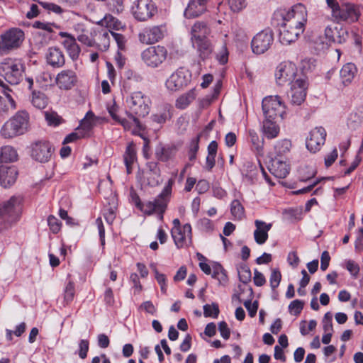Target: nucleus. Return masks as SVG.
<instances>
[{"mask_svg": "<svg viewBox=\"0 0 363 363\" xmlns=\"http://www.w3.org/2000/svg\"><path fill=\"white\" fill-rule=\"evenodd\" d=\"M140 309L144 310L146 313L151 315H155L157 312V308L152 301H147L143 302L139 307Z\"/></svg>", "mask_w": 363, "mask_h": 363, "instance_id": "nucleus-64", "label": "nucleus"}, {"mask_svg": "<svg viewBox=\"0 0 363 363\" xmlns=\"http://www.w3.org/2000/svg\"><path fill=\"white\" fill-rule=\"evenodd\" d=\"M38 4L48 12H53L56 14H60L63 12V9L55 4L43 1H38Z\"/></svg>", "mask_w": 363, "mask_h": 363, "instance_id": "nucleus-55", "label": "nucleus"}, {"mask_svg": "<svg viewBox=\"0 0 363 363\" xmlns=\"http://www.w3.org/2000/svg\"><path fill=\"white\" fill-rule=\"evenodd\" d=\"M169 56L167 48L160 45L150 46L141 52L143 62L147 67L154 69L160 67Z\"/></svg>", "mask_w": 363, "mask_h": 363, "instance_id": "nucleus-7", "label": "nucleus"}, {"mask_svg": "<svg viewBox=\"0 0 363 363\" xmlns=\"http://www.w3.org/2000/svg\"><path fill=\"white\" fill-rule=\"evenodd\" d=\"M155 278L160 286L162 293L166 294L167 290V278L164 274L160 273L157 268H154Z\"/></svg>", "mask_w": 363, "mask_h": 363, "instance_id": "nucleus-50", "label": "nucleus"}, {"mask_svg": "<svg viewBox=\"0 0 363 363\" xmlns=\"http://www.w3.org/2000/svg\"><path fill=\"white\" fill-rule=\"evenodd\" d=\"M290 90L288 92V96L292 105L300 106L306 96L308 89V82L306 77L298 79L294 83L289 85Z\"/></svg>", "mask_w": 363, "mask_h": 363, "instance_id": "nucleus-15", "label": "nucleus"}, {"mask_svg": "<svg viewBox=\"0 0 363 363\" xmlns=\"http://www.w3.org/2000/svg\"><path fill=\"white\" fill-rule=\"evenodd\" d=\"M45 118L49 125H58L62 122V118L55 112L46 113Z\"/></svg>", "mask_w": 363, "mask_h": 363, "instance_id": "nucleus-56", "label": "nucleus"}, {"mask_svg": "<svg viewBox=\"0 0 363 363\" xmlns=\"http://www.w3.org/2000/svg\"><path fill=\"white\" fill-rule=\"evenodd\" d=\"M192 45L197 50L200 57L203 60L208 58L212 54L213 48L209 39L194 43Z\"/></svg>", "mask_w": 363, "mask_h": 363, "instance_id": "nucleus-36", "label": "nucleus"}, {"mask_svg": "<svg viewBox=\"0 0 363 363\" xmlns=\"http://www.w3.org/2000/svg\"><path fill=\"white\" fill-rule=\"evenodd\" d=\"M211 28L206 23L203 21L195 22L190 30L191 43L208 39V36L211 34Z\"/></svg>", "mask_w": 363, "mask_h": 363, "instance_id": "nucleus-24", "label": "nucleus"}, {"mask_svg": "<svg viewBox=\"0 0 363 363\" xmlns=\"http://www.w3.org/2000/svg\"><path fill=\"white\" fill-rule=\"evenodd\" d=\"M157 12V6L152 0H137L132 6V13L139 21H146Z\"/></svg>", "mask_w": 363, "mask_h": 363, "instance_id": "nucleus-12", "label": "nucleus"}, {"mask_svg": "<svg viewBox=\"0 0 363 363\" xmlns=\"http://www.w3.org/2000/svg\"><path fill=\"white\" fill-rule=\"evenodd\" d=\"M92 122L87 118H84L82 121L79 126L77 128L78 130L82 131V133H84V138L89 135V131L92 128Z\"/></svg>", "mask_w": 363, "mask_h": 363, "instance_id": "nucleus-60", "label": "nucleus"}, {"mask_svg": "<svg viewBox=\"0 0 363 363\" xmlns=\"http://www.w3.org/2000/svg\"><path fill=\"white\" fill-rule=\"evenodd\" d=\"M307 10L302 4H297L292 6L290 10L280 9L274 13V18H281L282 23L288 25V28L297 27L305 30L307 22Z\"/></svg>", "mask_w": 363, "mask_h": 363, "instance_id": "nucleus-1", "label": "nucleus"}, {"mask_svg": "<svg viewBox=\"0 0 363 363\" xmlns=\"http://www.w3.org/2000/svg\"><path fill=\"white\" fill-rule=\"evenodd\" d=\"M275 81L279 86L290 85L304 75L298 72L296 65L291 62L280 63L275 71Z\"/></svg>", "mask_w": 363, "mask_h": 363, "instance_id": "nucleus-6", "label": "nucleus"}, {"mask_svg": "<svg viewBox=\"0 0 363 363\" xmlns=\"http://www.w3.org/2000/svg\"><path fill=\"white\" fill-rule=\"evenodd\" d=\"M31 103L37 108L43 109L47 105V99L43 93L33 91L32 92Z\"/></svg>", "mask_w": 363, "mask_h": 363, "instance_id": "nucleus-45", "label": "nucleus"}, {"mask_svg": "<svg viewBox=\"0 0 363 363\" xmlns=\"http://www.w3.org/2000/svg\"><path fill=\"white\" fill-rule=\"evenodd\" d=\"M248 135L254 149L257 153L260 154L262 152L263 145L258 134L254 130H249Z\"/></svg>", "mask_w": 363, "mask_h": 363, "instance_id": "nucleus-46", "label": "nucleus"}, {"mask_svg": "<svg viewBox=\"0 0 363 363\" xmlns=\"http://www.w3.org/2000/svg\"><path fill=\"white\" fill-rule=\"evenodd\" d=\"M173 108L169 104H164L157 112L151 116L153 122L157 124H163L170 120L172 116Z\"/></svg>", "mask_w": 363, "mask_h": 363, "instance_id": "nucleus-31", "label": "nucleus"}, {"mask_svg": "<svg viewBox=\"0 0 363 363\" xmlns=\"http://www.w3.org/2000/svg\"><path fill=\"white\" fill-rule=\"evenodd\" d=\"M76 38L70 40H65L63 45L72 60H77L81 52V49L76 42Z\"/></svg>", "mask_w": 363, "mask_h": 363, "instance_id": "nucleus-42", "label": "nucleus"}, {"mask_svg": "<svg viewBox=\"0 0 363 363\" xmlns=\"http://www.w3.org/2000/svg\"><path fill=\"white\" fill-rule=\"evenodd\" d=\"M24 40V33L19 28H11L0 35V54L4 55L20 47Z\"/></svg>", "mask_w": 363, "mask_h": 363, "instance_id": "nucleus-9", "label": "nucleus"}, {"mask_svg": "<svg viewBox=\"0 0 363 363\" xmlns=\"http://www.w3.org/2000/svg\"><path fill=\"white\" fill-rule=\"evenodd\" d=\"M48 223L50 230L53 233H57L60 230L61 223L54 216H50L48 218Z\"/></svg>", "mask_w": 363, "mask_h": 363, "instance_id": "nucleus-57", "label": "nucleus"}, {"mask_svg": "<svg viewBox=\"0 0 363 363\" xmlns=\"http://www.w3.org/2000/svg\"><path fill=\"white\" fill-rule=\"evenodd\" d=\"M16 150L11 146H4L0 150V164L4 162H13L17 160Z\"/></svg>", "mask_w": 363, "mask_h": 363, "instance_id": "nucleus-40", "label": "nucleus"}, {"mask_svg": "<svg viewBox=\"0 0 363 363\" xmlns=\"http://www.w3.org/2000/svg\"><path fill=\"white\" fill-rule=\"evenodd\" d=\"M262 110L266 118L283 119L285 106L279 96H269L262 100Z\"/></svg>", "mask_w": 363, "mask_h": 363, "instance_id": "nucleus-11", "label": "nucleus"}, {"mask_svg": "<svg viewBox=\"0 0 363 363\" xmlns=\"http://www.w3.org/2000/svg\"><path fill=\"white\" fill-rule=\"evenodd\" d=\"M230 211L233 217L238 220H241L245 216V209L238 200L232 201Z\"/></svg>", "mask_w": 363, "mask_h": 363, "instance_id": "nucleus-47", "label": "nucleus"}, {"mask_svg": "<svg viewBox=\"0 0 363 363\" xmlns=\"http://www.w3.org/2000/svg\"><path fill=\"white\" fill-rule=\"evenodd\" d=\"M54 27H56L54 23L48 22L37 21L33 23V28L42 30V32H38V35L43 36L45 44H47L51 39V33L54 32Z\"/></svg>", "mask_w": 363, "mask_h": 363, "instance_id": "nucleus-33", "label": "nucleus"}, {"mask_svg": "<svg viewBox=\"0 0 363 363\" xmlns=\"http://www.w3.org/2000/svg\"><path fill=\"white\" fill-rule=\"evenodd\" d=\"M239 279L243 284H247L251 281L252 274L250 268L245 264H242L238 268Z\"/></svg>", "mask_w": 363, "mask_h": 363, "instance_id": "nucleus-48", "label": "nucleus"}, {"mask_svg": "<svg viewBox=\"0 0 363 363\" xmlns=\"http://www.w3.org/2000/svg\"><path fill=\"white\" fill-rule=\"evenodd\" d=\"M190 80L191 74L189 71L179 68L167 78L165 86L168 90L176 91L186 86Z\"/></svg>", "mask_w": 363, "mask_h": 363, "instance_id": "nucleus-14", "label": "nucleus"}, {"mask_svg": "<svg viewBox=\"0 0 363 363\" xmlns=\"http://www.w3.org/2000/svg\"><path fill=\"white\" fill-rule=\"evenodd\" d=\"M281 279V274L280 271L278 269H272L269 279L270 286L272 290L276 289L279 286Z\"/></svg>", "mask_w": 363, "mask_h": 363, "instance_id": "nucleus-52", "label": "nucleus"}, {"mask_svg": "<svg viewBox=\"0 0 363 363\" xmlns=\"http://www.w3.org/2000/svg\"><path fill=\"white\" fill-rule=\"evenodd\" d=\"M0 86L4 89L3 93L5 95V97L7 99L10 107L13 109L16 108V102L10 94V91H11V90L8 87V86L4 82V81L1 78Z\"/></svg>", "mask_w": 363, "mask_h": 363, "instance_id": "nucleus-54", "label": "nucleus"}, {"mask_svg": "<svg viewBox=\"0 0 363 363\" xmlns=\"http://www.w3.org/2000/svg\"><path fill=\"white\" fill-rule=\"evenodd\" d=\"M357 72V68L353 63H347L340 71V77L343 85L347 86L350 84L354 78Z\"/></svg>", "mask_w": 363, "mask_h": 363, "instance_id": "nucleus-32", "label": "nucleus"}, {"mask_svg": "<svg viewBox=\"0 0 363 363\" xmlns=\"http://www.w3.org/2000/svg\"><path fill=\"white\" fill-rule=\"evenodd\" d=\"M269 171L277 178H285L289 174L290 165L286 160L275 157L272 160Z\"/></svg>", "mask_w": 363, "mask_h": 363, "instance_id": "nucleus-25", "label": "nucleus"}, {"mask_svg": "<svg viewBox=\"0 0 363 363\" xmlns=\"http://www.w3.org/2000/svg\"><path fill=\"white\" fill-rule=\"evenodd\" d=\"M303 308V302L300 300L293 301L289 306V309L295 315L300 314Z\"/></svg>", "mask_w": 363, "mask_h": 363, "instance_id": "nucleus-58", "label": "nucleus"}, {"mask_svg": "<svg viewBox=\"0 0 363 363\" xmlns=\"http://www.w3.org/2000/svg\"><path fill=\"white\" fill-rule=\"evenodd\" d=\"M75 294V289L74 283L69 281L65 286L64 291V302L65 305L69 304L74 299Z\"/></svg>", "mask_w": 363, "mask_h": 363, "instance_id": "nucleus-49", "label": "nucleus"}, {"mask_svg": "<svg viewBox=\"0 0 363 363\" xmlns=\"http://www.w3.org/2000/svg\"><path fill=\"white\" fill-rule=\"evenodd\" d=\"M96 23L101 26H105L109 30L110 29L118 30L123 28L121 22L111 14H106L102 19L96 21Z\"/></svg>", "mask_w": 363, "mask_h": 363, "instance_id": "nucleus-39", "label": "nucleus"}, {"mask_svg": "<svg viewBox=\"0 0 363 363\" xmlns=\"http://www.w3.org/2000/svg\"><path fill=\"white\" fill-rule=\"evenodd\" d=\"M256 229L254 232V238L258 245H263L268 239V232L272 227V223H267L259 220H255Z\"/></svg>", "mask_w": 363, "mask_h": 363, "instance_id": "nucleus-28", "label": "nucleus"}, {"mask_svg": "<svg viewBox=\"0 0 363 363\" xmlns=\"http://www.w3.org/2000/svg\"><path fill=\"white\" fill-rule=\"evenodd\" d=\"M18 176L15 166L0 164V185L6 188L13 185Z\"/></svg>", "mask_w": 363, "mask_h": 363, "instance_id": "nucleus-22", "label": "nucleus"}, {"mask_svg": "<svg viewBox=\"0 0 363 363\" xmlns=\"http://www.w3.org/2000/svg\"><path fill=\"white\" fill-rule=\"evenodd\" d=\"M303 31V30L297 28V27L291 26V28H289L288 25L281 23L279 32V41L283 45H289L295 42Z\"/></svg>", "mask_w": 363, "mask_h": 363, "instance_id": "nucleus-23", "label": "nucleus"}, {"mask_svg": "<svg viewBox=\"0 0 363 363\" xmlns=\"http://www.w3.org/2000/svg\"><path fill=\"white\" fill-rule=\"evenodd\" d=\"M74 30L78 33L77 39L81 43L86 45L87 47H94L93 44V33H91V36L89 35V32L86 30L82 24H77L74 27Z\"/></svg>", "mask_w": 363, "mask_h": 363, "instance_id": "nucleus-38", "label": "nucleus"}, {"mask_svg": "<svg viewBox=\"0 0 363 363\" xmlns=\"http://www.w3.org/2000/svg\"><path fill=\"white\" fill-rule=\"evenodd\" d=\"M219 313L218 306L216 303L206 304L203 306V314L206 317L217 318Z\"/></svg>", "mask_w": 363, "mask_h": 363, "instance_id": "nucleus-51", "label": "nucleus"}, {"mask_svg": "<svg viewBox=\"0 0 363 363\" xmlns=\"http://www.w3.org/2000/svg\"><path fill=\"white\" fill-rule=\"evenodd\" d=\"M306 321H302L300 327V332L303 335H307L310 331L314 330L316 327L317 323L314 320H311L306 328Z\"/></svg>", "mask_w": 363, "mask_h": 363, "instance_id": "nucleus-59", "label": "nucleus"}, {"mask_svg": "<svg viewBox=\"0 0 363 363\" xmlns=\"http://www.w3.org/2000/svg\"><path fill=\"white\" fill-rule=\"evenodd\" d=\"M332 314L328 312L325 314L323 319V330L325 332H333Z\"/></svg>", "mask_w": 363, "mask_h": 363, "instance_id": "nucleus-61", "label": "nucleus"}, {"mask_svg": "<svg viewBox=\"0 0 363 363\" xmlns=\"http://www.w3.org/2000/svg\"><path fill=\"white\" fill-rule=\"evenodd\" d=\"M54 152L51 144L46 140H38L31 145V157L40 163L48 162Z\"/></svg>", "mask_w": 363, "mask_h": 363, "instance_id": "nucleus-13", "label": "nucleus"}, {"mask_svg": "<svg viewBox=\"0 0 363 363\" xmlns=\"http://www.w3.org/2000/svg\"><path fill=\"white\" fill-rule=\"evenodd\" d=\"M324 35L325 42H323V43L328 45L332 43H342L345 42V35H347V33L342 29L338 30L337 27L333 28L331 26H327L325 29Z\"/></svg>", "mask_w": 363, "mask_h": 363, "instance_id": "nucleus-29", "label": "nucleus"}, {"mask_svg": "<svg viewBox=\"0 0 363 363\" xmlns=\"http://www.w3.org/2000/svg\"><path fill=\"white\" fill-rule=\"evenodd\" d=\"M273 33L270 30L258 33L252 40L251 46L254 53L260 55L265 52L272 45Z\"/></svg>", "mask_w": 363, "mask_h": 363, "instance_id": "nucleus-16", "label": "nucleus"}, {"mask_svg": "<svg viewBox=\"0 0 363 363\" xmlns=\"http://www.w3.org/2000/svg\"><path fill=\"white\" fill-rule=\"evenodd\" d=\"M361 16L359 7L352 3H343L333 11L332 18L333 21L352 23L357 21Z\"/></svg>", "mask_w": 363, "mask_h": 363, "instance_id": "nucleus-10", "label": "nucleus"}, {"mask_svg": "<svg viewBox=\"0 0 363 363\" xmlns=\"http://www.w3.org/2000/svg\"><path fill=\"white\" fill-rule=\"evenodd\" d=\"M173 184L174 180L172 179H169L162 192L155 199L145 202V206L142 208V212L147 216L157 214L159 218L162 220L163 215L170 200Z\"/></svg>", "mask_w": 363, "mask_h": 363, "instance_id": "nucleus-3", "label": "nucleus"}, {"mask_svg": "<svg viewBox=\"0 0 363 363\" xmlns=\"http://www.w3.org/2000/svg\"><path fill=\"white\" fill-rule=\"evenodd\" d=\"M208 0H189L184 11L186 18H196L203 14L206 11V4Z\"/></svg>", "mask_w": 363, "mask_h": 363, "instance_id": "nucleus-27", "label": "nucleus"}, {"mask_svg": "<svg viewBox=\"0 0 363 363\" xmlns=\"http://www.w3.org/2000/svg\"><path fill=\"white\" fill-rule=\"evenodd\" d=\"M24 66L16 58H6L0 64V76L11 84H18L22 78Z\"/></svg>", "mask_w": 363, "mask_h": 363, "instance_id": "nucleus-5", "label": "nucleus"}, {"mask_svg": "<svg viewBox=\"0 0 363 363\" xmlns=\"http://www.w3.org/2000/svg\"><path fill=\"white\" fill-rule=\"evenodd\" d=\"M29 116L26 111H18L1 129V135L5 138H12L24 134L28 128Z\"/></svg>", "mask_w": 363, "mask_h": 363, "instance_id": "nucleus-4", "label": "nucleus"}, {"mask_svg": "<svg viewBox=\"0 0 363 363\" xmlns=\"http://www.w3.org/2000/svg\"><path fill=\"white\" fill-rule=\"evenodd\" d=\"M123 157L126 167V172L129 174L132 172V165L136 160V151L135 146L133 144H130L127 147Z\"/></svg>", "mask_w": 363, "mask_h": 363, "instance_id": "nucleus-41", "label": "nucleus"}, {"mask_svg": "<svg viewBox=\"0 0 363 363\" xmlns=\"http://www.w3.org/2000/svg\"><path fill=\"white\" fill-rule=\"evenodd\" d=\"M227 35H224V38H227ZM216 58L221 65H225L228 60V50L226 46L225 39H223V42L220 45L219 49L216 51Z\"/></svg>", "mask_w": 363, "mask_h": 363, "instance_id": "nucleus-44", "label": "nucleus"}, {"mask_svg": "<svg viewBox=\"0 0 363 363\" xmlns=\"http://www.w3.org/2000/svg\"><path fill=\"white\" fill-rule=\"evenodd\" d=\"M118 207L117 199L115 196L111 195L108 198V205H105L104 216L108 224H111L116 218V211Z\"/></svg>", "mask_w": 363, "mask_h": 363, "instance_id": "nucleus-34", "label": "nucleus"}, {"mask_svg": "<svg viewBox=\"0 0 363 363\" xmlns=\"http://www.w3.org/2000/svg\"><path fill=\"white\" fill-rule=\"evenodd\" d=\"M126 104L133 122L139 126L140 121L138 117H145L150 113V98L141 91H134L126 99Z\"/></svg>", "mask_w": 363, "mask_h": 363, "instance_id": "nucleus-2", "label": "nucleus"}, {"mask_svg": "<svg viewBox=\"0 0 363 363\" xmlns=\"http://www.w3.org/2000/svg\"><path fill=\"white\" fill-rule=\"evenodd\" d=\"M111 30L106 28L94 30L93 44L99 50L105 52L108 50L111 42Z\"/></svg>", "mask_w": 363, "mask_h": 363, "instance_id": "nucleus-21", "label": "nucleus"}, {"mask_svg": "<svg viewBox=\"0 0 363 363\" xmlns=\"http://www.w3.org/2000/svg\"><path fill=\"white\" fill-rule=\"evenodd\" d=\"M230 8L233 11H239L246 6L245 0H228Z\"/></svg>", "mask_w": 363, "mask_h": 363, "instance_id": "nucleus-62", "label": "nucleus"}, {"mask_svg": "<svg viewBox=\"0 0 363 363\" xmlns=\"http://www.w3.org/2000/svg\"><path fill=\"white\" fill-rule=\"evenodd\" d=\"M165 33L164 28L162 26H155L145 29L139 34L141 43L145 44H152L158 42L164 38Z\"/></svg>", "mask_w": 363, "mask_h": 363, "instance_id": "nucleus-20", "label": "nucleus"}, {"mask_svg": "<svg viewBox=\"0 0 363 363\" xmlns=\"http://www.w3.org/2000/svg\"><path fill=\"white\" fill-rule=\"evenodd\" d=\"M196 97V90L192 89L177 98L175 102V106L179 109H184L195 100Z\"/></svg>", "mask_w": 363, "mask_h": 363, "instance_id": "nucleus-37", "label": "nucleus"}, {"mask_svg": "<svg viewBox=\"0 0 363 363\" xmlns=\"http://www.w3.org/2000/svg\"><path fill=\"white\" fill-rule=\"evenodd\" d=\"M55 82L61 90H70L77 82V76L72 69H63L55 77Z\"/></svg>", "mask_w": 363, "mask_h": 363, "instance_id": "nucleus-17", "label": "nucleus"}, {"mask_svg": "<svg viewBox=\"0 0 363 363\" xmlns=\"http://www.w3.org/2000/svg\"><path fill=\"white\" fill-rule=\"evenodd\" d=\"M84 138V133H82V131L78 130L77 128L74 132L69 134L64 140L63 144L72 143L78 139Z\"/></svg>", "mask_w": 363, "mask_h": 363, "instance_id": "nucleus-63", "label": "nucleus"}, {"mask_svg": "<svg viewBox=\"0 0 363 363\" xmlns=\"http://www.w3.org/2000/svg\"><path fill=\"white\" fill-rule=\"evenodd\" d=\"M177 152V149L175 146L173 145H167L162 146L161 145H158L155 150V157L156 158L161 161L166 162L174 158L176 153Z\"/></svg>", "mask_w": 363, "mask_h": 363, "instance_id": "nucleus-30", "label": "nucleus"}, {"mask_svg": "<svg viewBox=\"0 0 363 363\" xmlns=\"http://www.w3.org/2000/svg\"><path fill=\"white\" fill-rule=\"evenodd\" d=\"M326 137L325 130L323 127H316L313 129L306 140V147L312 152L320 150L325 143Z\"/></svg>", "mask_w": 363, "mask_h": 363, "instance_id": "nucleus-19", "label": "nucleus"}, {"mask_svg": "<svg viewBox=\"0 0 363 363\" xmlns=\"http://www.w3.org/2000/svg\"><path fill=\"white\" fill-rule=\"evenodd\" d=\"M0 86L4 89L3 93L5 95V97L7 99L10 107L13 109L16 108V102L10 94V91H11V90L8 87V86L4 82V81L1 78Z\"/></svg>", "mask_w": 363, "mask_h": 363, "instance_id": "nucleus-53", "label": "nucleus"}, {"mask_svg": "<svg viewBox=\"0 0 363 363\" xmlns=\"http://www.w3.org/2000/svg\"><path fill=\"white\" fill-rule=\"evenodd\" d=\"M291 147V143L289 140H281L278 141L274 146L276 156L282 158L283 156L289 152Z\"/></svg>", "mask_w": 363, "mask_h": 363, "instance_id": "nucleus-43", "label": "nucleus"}, {"mask_svg": "<svg viewBox=\"0 0 363 363\" xmlns=\"http://www.w3.org/2000/svg\"><path fill=\"white\" fill-rule=\"evenodd\" d=\"M279 133V127L277 125V120L266 118L263 121V133L268 139L277 137Z\"/></svg>", "mask_w": 363, "mask_h": 363, "instance_id": "nucleus-35", "label": "nucleus"}, {"mask_svg": "<svg viewBox=\"0 0 363 363\" xmlns=\"http://www.w3.org/2000/svg\"><path fill=\"white\" fill-rule=\"evenodd\" d=\"M20 211V200L17 197L13 196L4 203L0 208V223L4 228L17 221Z\"/></svg>", "mask_w": 363, "mask_h": 363, "instance_id": "nucleus-8", "label": "nucleus"}, {"mask_svg": "<svg viewBox=\"0 0 363 363\" xmlns=\"http://www.w3.org/2000/svg\"><path fill=\"white\" fill-rule=\"evenodd\" d=\"M45 59L47 63L54 68L62 67L65 63V58L62 51L56 47L48 48Z\"/></svg>", "mask_w": 363, "mask_h": 363, "instance_id": "nucleus-26", "label": "nucleus"}, {"mask_svg": "<svg viewBox=\"0 0 363 363\" xmlns=\"http://www.w3.org/2000/svg\"><path fill=\"white\" fill-rule=\"evenodd\" d=\"M172 237L178 248H182L191 243V227L186 223L180 229L172 228Z\"/></svg>", "mask_w": 363, "mask_h": 363, "instance_id": "nucleus-18", "label": "nucleus"}]
</instances>
